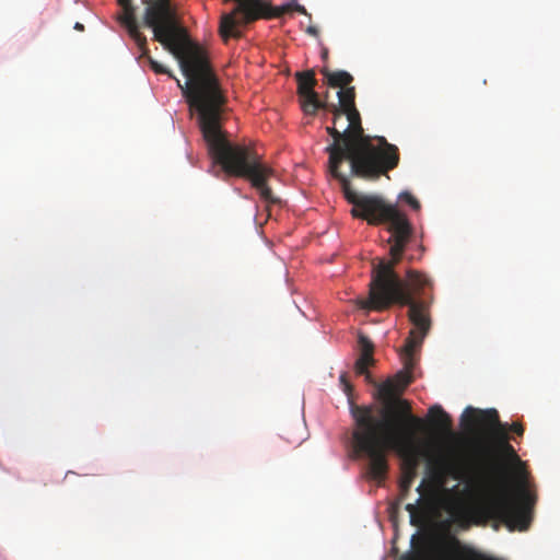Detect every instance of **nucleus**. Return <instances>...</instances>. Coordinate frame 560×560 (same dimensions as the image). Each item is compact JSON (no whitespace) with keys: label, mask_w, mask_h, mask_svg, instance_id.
Returning a JSON list of instances; mask_svg holds the SVG:
<instances>
[{"label":"nucleus","mask_w":560,"mask_h":560,"mask_svg":"<svg viewBox=\"0 0 560 560\" xmlns=\"http://www.w3.org/2000/svg\"><path fill=\"white\" fill-rule=\"evenodd\" d=\"M298 95L301 107L306 115H315L318 109L332 114V126L326 132L332 138L325 151L328 153L329 175H342L339 170L349 163L352 175H387L397 167L400 155L395 144L384 137L373 143L363 133L361 116L355 107L353 86L338 92V104L322 102L315 86L317 80L314 70L296 72Z\"/></svg>","instance_id":"1"},{"label":"nucleus","mask_w":560,"mask_h":560,"mask_svg":"<svg viewBox=\"0 0 560 560\" xmlns=\"http://www.w3.org/2000/svg\"><path fill=\"white\" fill-rule=\"evenodd\" d=\"M142 3L145 4L143 22L153 31V39L178 59L184 73L189 78L184 89L191 104L198 106L203 117H213L221 96L210 74L206 51L188 39L177 20L173 0H142Z\"/></svg>","instance_id":"2"},{"label":"nucleus","mask_w":560,"mask_h":560,"mask_svg":"<svg viewBox=\"0 0 560 560\" xmlns=\"http://www.w3.org/2000/svg\"><path fill=\"white\" fill-rule=\"evenodd\" d=\"M505 457L520 463L514 447L508 442L490 460L477 467L474 480L483 493V510L491 518L504 523L511 530H526L532 522V510L536 497L527 488L526 472H523L512 491L498 458Z\"/></svg>","instance_id":"3"},{"label":"nucleus","mask_w":560,"mask_h":560,"mask_svg":"<svg viewBox=\"0 0 560 560\" xmlns=\"http://www.w3.org/2000/svg\"><path fill=\"white\" fill-rule=\"evenodd\" d=\"M372 419L361 418L352 438L358 455L368 459V472L376 481L385 479L388 470L387 453L393 451L402 459L404 472L417 476V469L423 457L424 448L418 443L415 429L420 428L409 421L390 424L372 423Z\"/></svg>","instance_id":"4"},{"label":"nucleus","mask_w":560,"mask_h":560,"mask_svg":"<svg viewBox=\"0 0 560 560\" xmlns=\"http://www.w3.org/2000/svg\"><path fill=\"white\" fill-rule=\"evenodd\" d=\"M138 48L141 51V57H145L148 59L150 67L154 72L167 74L176 80L177 86L182 90L190 109L197 115V122L206 142L209 155L215 164H219L222 167L226 175H272V173H275L267 164L260 161L259 155L254 150L244 145L232 144L228 140L226 132L223 130V115L225 112L226 97L210 65V74L214 78L215 88L221 96V103L215 108L213 117H203L198 106L191 104L189 94L185 92L184 85L189 82V78L183 73L187 81L182 83L180 80L176 79L167 68L150 56L148 47L147 54H144L139 46ZM180 70L183 69L180 68Z\"/></svg>","instance_id":"5"},{"label":"nucleus","mask_w":560,"mask_h":560,"mask_svg":"<svg viewBox=\"0 0 560 560\" xmlns=\"http://www.w3.org/2000/svg\"><path fill=\"white\" fill-rule=\"evenodd\" d=\"M346 200L353 205L351 215L365 220L369 224H388L390 237V260L399 262L406 245L412 235V225L407 215L396 205L387 202L383 197L358 191L349 177H336Z\"/></svg>","instance_id":"6"},{"label":"nucleus","mask_w":560,"mask_h":560,"mask_svg":"<svg viewBox=\"0 0 560 560\" xmlns=\"http://www.w3.org/2000/svg\"><path fill=\"white\" fill-rule=\"evenodd\" d=\"M399 355L404 368L394 377L378 385L377 395L382 406H354L351 409L355 425H360L361 418L372 419V423L380 424L409 421L410 423L422 425V419L412 415L410 402L399 397L413 381L412 371L416 366L415 350L402 347Z\"/></svg>","instance_id":"7"},{"label":"nucleus","mask_w":560,"mask_h":560,"mask_svg":"<svg viewBox=\"0 0 560 560\" xmlns=\"http://www.w3.org/2000/svg\"><path fill=\"white\" fill-rule=\"evenodd\" d=\"M390 290L389 294H383L376 300V304H362L363 308L384 311L396 304L399 306H408V318L413 328L409 331V336L404 347L417 350L421 347L425 336L431 328V318L429 314V303L411 299L398 282L384 283L383 290Z\"/></svg>","instance_id":"8"},{"label":"nucleus","mask_w":560,"mask_h":560,"mask_svg":"<svg viewBox=\"0 0 560 560\" xmlns=\"http://www.w3.org/2000/svg\"><path fill=\"white\" fill-rule=\"evenodd\" d=\"M398 262L394 260H381L374 268L372 281L370 283L369 299L362 304H376V300L383 294H389L390 290H383L384 283L398 282L402 291H405L411 299L425 298L427 290L432 289L433 284L431 279L415 269H409L406 278L401 279L395 271V266Z\"/></svg>","instance_id":"9"},{"label":"nucleus","mask_w":560,"mask_h":560,"mask_svg":"<svg viewBox=\"0 0 560 560\" xmlns=\"http://www.w3.org/2000/svg\"><path fill=\"white\" fill-rule=\"evenodd\" d=\"M460 424L468 432H476L482 428H488L491 441L510 440L508 425L500 422L499 413L495 409L480 410L467 407L460 417Z\"/></svg>","instance_id":"10"},{"label":"nucleus","mask_w":560,"mask_h":560,"mask_svg":"<svg viewBox=\"0 0 560 560\" xmlns=\"http://www.w3.org/2000/svg\"><path fill=\"white\" fill-rule=\"evenodd\" d=\"M122 9V13L118 16V21L126 27L129 36L135 40L144 54H147V37L140 32L136 18V10L131 0H117Z\"/></svg>","instance_id":"11"},{"label":"nucleus","mask_w":560,"mask_h":560,"mask_svg":"<svg viewBox=\"0 0 560 560\" xmlns=\"http://www.w3.org/2000/svg\"><path fill=\"white\" fill-rule=\"evenodd\" d=\"M358 342L360 347V355L354 363V372L357 375L364 376L368 383H373V378L371 373L369 372V368L371 365H374L375 363V360L373 358L374 345L364 335L359 336Z\"/></svg>","instance_id":"12"},{"label":"nucleus","mask_w":560,"mask_h":560,"mask_svg":"<svg viewBox=\"0 0 560 560\" xmlns=\"http://www.w3.org/2000/svg\"><path fill=\"white\" fill-rule=\"evenodd\" d=\"M430 485L425 479L421 481V483L417 487V492L419 493V498L415 503H408L405 509L410 515V523L412 525H418L420 520L424 517L431 506V498L427 497L425 492Z\"/></svg>","instance_id":"13"},{"label":"nucleus","mask_w":560,"mask_h":560,"mask_svg":"<svg viewBox=\"0 0 560 560\" xmlns=\"http://www.w3.org/2000/svg\"><path fill=\"white\" fill-rule=\"evenodd\" d=\"M429 472L431 478L438 483L442 485L447 476L454 479H459L462 469L455 459L442 457L434 463H430Z\"/></svg>","instance_id":"14"},{"label":"nucleus","mask_w":560,"mask_h":560,"mask_svg":"<svg viewBox=\"0 0 560 560\" xmlns=\"http://www.w3.org/2000/svg\"><path fill=\"white\" fill-rule=\"evenodd\" d=\"M428 416L431 427L438 435L442 438L454 436L452 419L440 405L432 406Z\"/></svg>","instance_id":"15"},{"label":"nucleus","mask_w":560,"mask_h":560,"mask_svg":"<svg viewBox=\"0 0 560 560\" xmlns=\"http://www.w3.org/2000/svg\"><path fill=\"white\" fill-rule=\"evenodd\" d=\"M246 178L249 179L252 187L256 189V191L259 194L260 198L267 203V206L281 203V199L277 197L269 187L267 183L268 177Z\"/></svg>","instance_id":"16"},{"label":"nucleus","mask_w":560,"mask_h":560,"mask_svg":"<svg viewBox=\"0 0 560 560\" xmlns=\"http://www.w3.org/2000/svg\"><path fill=\"white\" fill-rule=\"evenodd\" d=\"M320 71L331 88H340L341 90L348 88L353 81V77L345 70L330 71L327 67H324Z\"/></svg>","instance_id":"17"},{"label":"nucleus","mask_w":560,"mask_h":560,"mask_svg":"<svg viewBox=\"0 0 560 560\" xmlns=\"http://www.w3.org/2000/svg\"><path fill=\"white\" fill-rule=\"evenodd\" d=\"M416 477L417 476H413L410 472L401 471V477L399 480V501H402L406 499Z\"/></svg>","instance_id":"18"},{"label":"nucleus","mask_w":560,"mask_h":560,"mask_svg":"<svg viewBox=\"0 0 560 560\" xmlns=\"http://www.w3.org/2000/svg\"><path fill=\"white\" fill-rule=\"evenodd\" d=\"M399 200L408 203L413 210L418 211L421 208L419 200L409 191H402L399 194Z\"/></svg>","instance_id":"19"},{"label":"nucleus","mask_w":560,"mask_h":560,"mask_svg":"<svg viewBox=\"0 0 560 560\" xmlns=\"http://www.w3.org/2000/svg\"><path fill=\"white\" fill-rule=\"evenodd\" d=\"M509 440H497L491 441V446L487 448V460L492 459L499 451L503 447L504 443H508Z\"/></svg>","instance_id":"20"},{"label":"nucleus","mask_w":560,"mask_h":560,"mask_svg":"<svg viewBox=\"0 0 560 560\" xmlns=\"http://www.w3.org/2000/svg\"><path fill=\"white\" fill-rule=\"evenodd\" d=\"M339 382L342 385L343 392L350 396L352 394L353 387L351 383L348 380V376L346 373H342L339 377Z\"/></svg>","instance_id":"21"},{"label":"nucleus","mask_w":560,"mask_h":560,"mask_svg":"<svg viewBox=\"0 0 560 560\" xmlns=\"http://www.w3.org/2000/svg\"><path fill=\"white\" fill-rule=\"evenodd\" d=\"M508 431L515 433L518 436L524 434V427L518 422H513L510 427H508Z\"/></svg>","instance_id":"22"},{"label":"nucleus","mask_w":560,"mask_h":560,"mask_svg":"<svg viewBox=\"0 0 560 560\" xmlns=\"http://www.w3.org/2000/svg\"><path fill=\"white\" fill-rule=\"evenodd\" d=\"M399 560H424L423 552L406 553L400 557Z\"/></svg>","instance_id":"23"},{"label":"nucleus","mask_w":560,"mask_h":560,"mask_svg":"<svg viewBox=\"0 0 560 560\" xmlns=\"http://www.w3.org/2000/svg\"><path fill=\"white\" fill-rule=\"evenodd\" d=\"M295 10H296L298 12L302 13V14H306V13H307V12H306V9H305L303 5H300V4H298V5L295 7Z\"/></svg>","instance_id":"24"},{"label":"nucleus","mask_w":560,"mask_h":560,"mask_svg":"<svg viewBox=\"0 0 560 560\" xmlns=\"http://www.w3.org/2000/svg\"><path fill=\"white\" fill-rule=\"evenodd\" d=\"M307 33H310V34H312V35H315V36H316V35L318 34V31H317V28H316V27H314V26H310V27L307 28Z\"/></svg>","instance_id":"25"},{"label":"nucleus","mask_w":560,"mask_h":560,"mask_svg":"<svg viewBox=\"0 0 560 560\" xmlns=\"http://www.w3.org/2000/svg\"><path fill=\"white\" fill-rule=\"evenodd\" d=\"M322 58H323V60L327 61V59H328V49L327 48H324L322 50Z\"/></svg>","instance_id":"26"},{"label":"nucleus","mask_w":560,"mask_h":560,"mask_svg":"<svg viewBox=\"0 0 560 560\" xmlns=\"http://www.w3.org/2000/svg\"><path fill=\"white\" fill-rule=\"evenodd\" d=\"M74 28L78 30V31H83L84 26H83V24L77 22L75 25H74Z\"/></svg>","instance_id":"27"},{"label":"nucleus","mask_w":560,"mask_h":560,"mask_svg":"<svg viewBox=\"0 0 560 560\" xmlns=\"http://www.w3.org/2000/svg\"><path fill=\"white\" fill-rule=\"evenodd\" d=\"M347 124H348L347 119L345 121H342V122H339L340 128H338V129L340 131H342Z\"/></svg>","instance_id":"28"}]
</instances>
